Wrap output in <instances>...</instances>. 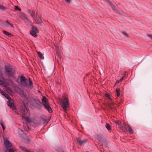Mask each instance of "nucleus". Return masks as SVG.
Wrapping results in <instances>:
<instances>
[{
  "mask_svg": "<svg viewBox=\"0 0 152 152\" xmlns=\"http://www.w3.org/2000/svg\"><path fill=\"white\" fill-rule=\"evenodd\" d=\"M21 18L26 22L28 23L29 22V20L28 17L24 14H23L22 15Z\"/></svg>",
  "mask_w": 152,
  "mask_h": 152,
  "instance_id": "11",
  "label": "nucleus"
},
{
  "mask_svg": "<svg viewBox=\"0 0 152 152\" xmlns=\"http://www.w3.org/2000/svg\"><path fill=\"white\" fill-rule=\"evenodd\" d=\"M24 129L26 131H28L29 129L30 128L28 126H24Z\"/></svg>",
  "mask_w": 152,
  "mask_h": 152,
  "instance_id": "31",
  "label": "nucleus"
},
{
  "mask_svg": "<svg viewBox=\"0 0 152 152\" xmlns=\"http://www.w3.org/2000/svg\"><path fill=\"white\" fill-rule=\"evenodd\" d=\"M12 101H7V104L10 108L12 109H14L15 108V106L13 103Z\"/></svg>",
  "mask_w": 152,
  "mask_h": 152,
  "instance_id": "7",
  "label": "nucleus"
},
{
  "mask_svg": "<svg viewBox=\"0 0 152 152\" xmlns=\"http://www.w3.org/2000/svg\"><path fill=\"white\" fill-rule=\"evenodd\" d=\"M5 71L8 77H14L15 74V71L13 69L12 66L10 65L6 66Z\"/></svg>",
  "mask_w": 152,
  "mask_h": 152,
  "instance_id": "3",
  "label": "nucleus"
},
{
  "mask_svg": "<svg viewBox=\"0 0 152 152\" xmlns=\"http://www.w3.org/2000/svg\"><path fill=\"white\" fill-rule=\"evenodd\" d=\"M37 53L39 57V58L41 59H43L44 58V57L43 56L42 54L40 52H37Z\"/></svg>",
  "mask_w": 152,
  "mask_h": 152,
  "instance_id": "19",
  "label": "nucleus"
},
{
  "mask_svg": "<svg viewBox=\"0 0 152 152\" xmlns=\"http://www.w3.org/2000/svg\"><path fill=\"white\" fill-rule=\"evenodd\" d=\"M1 92V93L3 95H4V96L6 94V93L4 91H0Z\"/></svg>",
  "mask_w": 152,
  "mask_h": 152,
  "instance_id": "36",
  "label": "nucleus"
},
{
  "mask_svg": "<svg viewBox=\"0 0 152 152\" xmlns=\"http://www.w3.org/2000/svg\"><path fill=\"white\" fill-rule=\"evenodd\" d=\"M32 31H35V32L36 33H38L39 32V31L38 28H37L36 27L33 26L31 27V30Z\"/></svg>",
  "mask_w": 152,
  "mask_h": 152,
  "instance_id": "17",
  "label": "nucleus"
},
{
  "mask_svg": "<svg viewBox=\"0 0 152 152\" xmlns=\"http://www.w3.org/2000/svg\"><path fill=\"white\" fill-rule=\"evenodd\" d=\"M2 128H3V130H4V129H5V128H4V126H2Z\"/></svg>",
  "mask_w": 152,
  "mask_h": 152,
  "instance_id": "49",
  "label": "nucleus"
},
{
  "mask_svg": "<svg viewBox=\"0 0 152 152\" xmlns=\"http://www.w3.org/2000/svg\"><path fill=\"white\" fill-rule=\"evenodd\" d=\"M106 1L109 4L111 7L114 10L115 12H118V10L116 9L115 7L112 4V3L110 1H109L108 0H106Z\"/></svg>",
  "mask_w": 152,
  "mask_h": 152,
  "instance_id": "13",
  "label": "nucleus"
},
{
  "mask_svg": "<svg viewBox=\"0 0 152 152\" xmlns=\"http://www.w3.org/2000/svg\"><path fill=\"white\" fill-rule=\"evenodd\" d=\"M115 123L116 125L118 126V128L120 129L121 128L123 124L121 122L118 121H115Z\"/></svg>",
  "mask_w": 152,
  "mask_h": 152,
  "instance_id": "16",
  "label": "nucleus"
},
{
  "mask_svg": "<svg viewBox=\"0 0 152 152\" xmlns=\"http://www.w3.org/2000/svg\"><path fill=\"white\" fill-rule=\"evenodd\" d=\"M105 127L109 131L110 130V126L109 124L106 123L105 125Z\"/></svg>",
  "mask_w": 152,
  "mask_h": 152,
  "instance_id": "27",
  "label": "nucleus"
},
{
  "mask_svg": "<svg viewBox=\"0 0 152 152\" xmlns=\"http://www.w3.org/2000/svg\"><path fill=\"white\" fill-rule=\"evenodd\" d=\"M42 119L44 123L47 122V120L45 116H43L42 118Z\"/></svg>",
  "mask_w": 152,
  "mask_h": 152,
  "instance_id": "33",
  "label": "nucleus"
},
{
  "mask_svg": "<svg viewBox=\"0 0 152 152\" xmlns=\"http://www.w3.org/2000/svg\"><path fill=\"white\" fill-rule=\"evenodd\" d=\"M65 1L68 3H69L70 2L71 0H65Z\"/></svg>",
  "mask_w": 152,
  "mask_h": 152,
  "instance_id": "41",
  "label": "nucleus"
},
{
  "mask_svg": "<svg viewBox=\"0 0 152 152\" xmlns=\"http://www.w3.org/2000/svg\"><path fill=\"white\" fill-rule=\"evenodd\" d=\"M28 13L30 14L31 16H32L33 19H34V17L35 16V12L34 11H31L30 10H28Z\"/></svg>",
  "mask_w": 152,
  "mask_h": 152,
  "instance_id": "14",
  "label": "nucleus"
},
{
  "mask_svg": "<svg viewBox=\"0 0 152 152\" xmlns=\"http://www.w3.org/2000/svg\"><path fill=\"white\" fill-rule=\"evenodd\" d=\"M127 126V130L128 131L129 133H133V131L132 129V128L128 125V126Z\"/></svg>",
  "mask_w": 152,
  "mask_h": 152,
  "instance_id": "24",
  "label": "nucleus"
},
{
  "mask_svg": "<svg viewBox=\"0 0 152 152\" xmlns=\"http://www.w3.org/2000/svg\"><path fill=\"white\" fill-rule=\"evenodd\" d=\"M6 98L8 99H10V97H9V95L6 94L5 96H4Z\"/></svg>",
  "mask_w": 152,
  "mask_h": 152,
  "instance_id": "37",
  "label": "nucleus"
},
{
  "mask_svg": "<svg viewBox=\"0 0 152 152\" xmlns=\"http://www.w3.org/2000/svg\"><path fill=\"white\" fill-rule=\"evenodd\" d=\"M26 121L27 122H29L30 121V120L28 117H26L25 118Z\"/></svg>",
  "mask_w": 152,
  "mask_h": 152,
  "instance_id": "34",
  "label": "nucleus"
},
{
  "mask_svg": "<svg viewBox=\"0 0 152 152\" xmlns=\"http://www.w3.org/2000/svg\"><path fill=\"white\" fill-rule=\"evenodd\" d=\"M9 152H14V151L13 149L12 148H10L9 150Z\"/></svg>",
  "mask_w": 152,
  "mask_h": 152,
  "instance_id": "40",
  "label": "nucleus"
},
{
  "mask_svg": "<svg viewBox=\"0 0 152 152\" xmlns=\"http://www.w3.org/2000/svg\"><path fill=\"white\" fill-rule=\"evenodd\" d=\"M2 74V71L1 69H0V76H1Z\"/></svg>",
  "mask_w": 152,
  "mask_h": 152,
  "instance_id": "42",
  "label": "nucleus"
},
{
  "mask_svg": "<svg viewBox=\"0 0 152 152\" xmlns=\"http://www.w3.org/2000/svg\"><path fill=\"white\" fill-rule=\"evenodd\" d=\"M6 22L8 24H10V23L8 20H7L6 21Z\"/></svg>",
  "mask_w": 152,
  "mask_h": 152,
  "instance_id": "45",
  "label": "nucleus"
},
{
  "mask_svg": "<svg viewBox=\"0 0 152 152\" xmlns=\"http://www.w3.org/2000/svg\"><path fill=\"white\" fill-rule=\"evenodd\" d=\"M4 144L6 148H9L11 146V144L7 140H4Z\"/></svg>",
  "mask_w": 152,
  "mask_h": 152,
  "instance_id": "10",
  "label": "nucleus"
},
{
  "mask_svg": "<svg viewBox=\"0 0 152 152\" xmlns=\"http://www.w3.org/2000/svg\"><path fill=\"white\" fill-rule=\"evenodd\" d=\"M4 82V78L0 76V84L2 85L3 84Z\"/></svg>",
  "mask_w": 152,
  "mask_h": 152,
  "instance_id": "25",
  "label": "nucleus"
},
{
  "mask_svg": "<svg viewBox=\"0 0 152 152\" xmlns=\"http://www.w3.org/2000/svg\"><path fill=\"white\" fill-rule=\"evenodd\" d=\"M9 25H10L11 27H13V25L12 24L10 23Z\"/></svg>",
  "mask_w": 152,
  "mask_h": 152,
  "instance_id": "47",
  "label": "nucleus"
},
{
  "mask_svg": "<svg viewBox=\"0 0 152 152\" xmlns=\"http://www.w3.org/2000/svg\"><path fill=\"white\" fill-rule=\"evenodd\" d=\"M122 33L123 34H124V35H125V36H126L127 37H128V34L125 32H122Z\"/></svg>",
  "mask_w": 152,
  "mask_h": 152,
  "instance_id": "35",
  "label": "nucleus"
},
{
  "mask_svg": "<svg viewBox=\"0 0 152 152\" xmlns=\"http://www.w3.org/2000/svg\"><path fill=\"white\" fill-rule=\"evenodd\" d=\"M128 125L126 123H124L122 124V125L120 128V129L123 130L124 131L127 130V126Z\"/></svg>",
  "mask_w": 152,
  "mask_h": 152,
  "instance_id": "12",
  "label": "nucleus"
},
{
  "mask_svg": "<svg viewBox=\"0 0 152 152\" xmlns=\"http://www.w3.org/2000/svg\"><path fill=\"white\" fill-rule=\"evenodd\" d=\"M35 17V18H34L33 19L34 20L35 23L39 24L41 26L43 25V23L39 16L37 15V14H36Z\"/></svg>",
  "mask_w": 152,
  "mask_h": 152,
  "instance_id": "5",
  "label": "nucleus"
},
{
  "mask_svg": "<svg viewBox=\"0 0 152 152\" xmlns=\"http://www.w3.org/2000/svg\"><path fill=\"white\" fill-rule=\"evenodd\" d=\"M61 152H63V151H61Z\"/></svg>",
  "mask_w": 152,
  "mask_h": 152,
  "instance_id": "51",
  "label": "nucleus"
},
{
  "mask_svg": "<svg viewBox=\"0 0 152 152\" xmlns=\"http://www.w3.org/2000/svg\"><path fill=\"white\" fill-rule=\"evenodd\" d=\"M0 124L1 125V126H4L3 124V122H0Z\"/></svg>",
  "mask_w": 152,
  "mask_h": 152,
  "instance_id": "46",
  "label": "nucleus"
},
{
  "mask_svg": "<svg viewBox=\"0 0 152 152\" xmlns=\"http://www.w3.org/2000/svg\"><path fill=\"white\" fill-rule=\"evenodd\" d=\"M108 99H109L110 101H112V99H111L110 97V98H108Z\"/></svg>",
  "mask_w": 152,
  "mask_h": 152,
  "instance_id": "50",
  "label": "nucleus"
},
{
  "mask_svg": "<svg viewBox=\"0 0 152 152\" xmlns=\"http://www.w3.org/2000/svg\"><path fill=\"white\" fill-rule=\"evenodd\" d=\"M6 7L3 6V5L0 4V10H3L6 9Z\"/></svg>",
  "mask_w": 152,
  "mask_h": 152,
  "instance_id": "29",
  "label": "nucleus"
},
{
  "mask_svg": "<svg viewBox=\"0 0 152 152\" xmlns=\"http://www.w3.org/2000/svg\"><path fill=\"white\" fill-rule=\"evenodd\" d=\"M20 109L21 112L24 115H25L27 112V109L26 107V105L24 103L20 107Z\"/></svg>",
  "mask_w": 152,
  "mask_h": 152,
  "instance_id": "6",
  "label": "nucleus"
},
{
  "mask_svg": "<svg viewBox=\"0 0 152 152\" xmlns=\"http://www.w3.org/2000/svg\"><path fill=\"white\" fill-rule=\"evenodd\" d=\"M61 104L63 109L66 110V108L68 107L69 105L68 99L66 98H65L63 101L61 103Z\"/></svg>",
  "mask_w": 152,
  "mask_h": 152,
  "instance_id": "4",
  "label": "nucleus"
},
{
  "mask_svg": "<svg viewBox=\"0 0 152 152\" xmlns=\"http://www.w3.org/2000/svg\"><path fill=\"white\" fill-rule=\"evenodd\" d=\"M55 47L56 48H58V46H57V45L56 44V45H55Z\"/></svg>",
  "mask_w": 152,
  "mask_h": 152,
  "instance_id": "48",
  "label": "nucleus"
},
{
  "mask_svg": "<svg viewBox=\"0 0 152 152\" xmlns=\"http://www.w3.org/2000/svg\"><path fill=\"white\" fill-rule=\"evenodd\" d=\"M20 81L21 84L25 87L32 88L33 86V83L30 78H29V84L27 83V79L24 76H22L20 77Z\"/></svg>",
  "mask_w": 152,
  "mask_h": 152,
  "instance_id": "2",
  "label": "nucleus"
},
{
  "mask_svg": "<svg viewBox=\"0 0 152 152\" xmlns=\"http://www.w3.org/2000/svg\"><path fill=\"white\" fill-rule=\"evenodd\" d=\"M116 92H117V96L118 97L120 95V89L118 88L116 89Z\"/></svg>",
  "mask_w": 152,
  "mask_h": 152,
  "instance_id": "28",
  "label": "nucleus"
},
{
  "mask_svg": "<svg viewBox=\"0 0 152 152\" xmlns=\"http://www.w3.org/2000/svg\"><path fill=\"white\" fill-rule=\"evenodd\" d=\"M147 36L151 39H152V34H148Z\"/></svg>",
  "mask_w": 152,
  "mask_h": 152,
  "instance_id": "39",
  "label": "nucleus"
},
{
  "mask_svg": "<svg viewBox=\"0 0 152 152\" xmlns=\"http://www.w3.org/2000/svg\"><path fill=\"white\" fill-rule=\"evenodd\" d=\"M103 145H104L105 147H107V140L106 139H104L103 140V142H101Z\"/></svg>",
  "mask_w": 152,
  "mask_h": 152,
  "instance_id": "23",
  "label": "nucleus"
},
{
  "mask_svg": "<svg viewBox=\"0 0 152 152\" xmlns=\"http://www.w3.org/2000/svg\"><path fill=\"white\" fill-rule=\"evenodd\" d=\"M36 33L35 31H34L32 30L30 31V34L34 37H36L37 36Z\"/></svg>",
  "mask_w": 152,
  "mask_h": 152,
  "instance_id": "21",
  "label": "nucleus"
},
{
  "mask_svg": "<svg viewBox=\"0 0 152 152\" xmlns=\"http://www.w3.org/2000/svg\"><path fill=\"white\" fill-rule=\"evenodd\" d=\"M25 141L27 143H29L31 142V140L28 137H26L25 139Z\"/></svg>",
  "mask_w": 152,
  "mask_h": 152,
  "instance_id": "30",
  "label": "nucleus"
},
{
  "mask_svg": "<svg viewBox=\"0 0 152 152\" xmlns=\"http://www.w3.org/2000/svg\"><path fill=\"white\" fill-rule=\"evenodd\" d=\"M121 82L120 80H118L116 81V83H118Z\"/></svg>",
  "mask_w": 152,
  "mask_h": 152,
  "instance_id": "43",
  "label": "nucleus"
},
{
  "mask_svg": "<svg viewBox=\"0 0 152 152\" xmlns=\"http://www.w3.org/2000/svg\"><path fill=\"white\" fill-rule=\"evenodd\" d=\"M108 105L109 107L110 108L112 109L113 108L112 106H114V103L113 102H111L110 103H109Z\"/></svg>",
  "mask_w": 152,
  "mask_h": 152,
  "instance_id": "26",
  "label": "nucleus"
},
{
  "mask_svg": "<svg viewBox=\"0 0 152 152\" xmlns=\"http://www.w3.org/2000/svg\"><path fill=\"white\" fill-rule=\"evenodd\" d=\"M35 103L40 107H41L42 105L44 107V108L46 109L50 113L52 112V110L51 107L49 105V103L46 98L45 96L42 97V104L38 99L35 100Z\"/></svg>",
  "mask_w": 152,
  "mask_h": 152,
  "instance_id": "1",
  "label": "nucleus"
},
{
  "mask_svg": "<svg viewBox=\"0 0 152 152\" xmlns=\"http://www.w3.org/2000/svg\"><path fill=\"white\" fill-rule=\"evenodd\" d=\"M20 148L24 151L25 152H30L26 148L23 146H20Z\"/></svg>",
  "mask_w": 152,
  "mask_h": 152,
  "instance_id": "20",
  "label": "nucleus"
},
{
  "mask_svg": "<svg viewBox=\"0 0 152 152\" xmlns=\"http://www.w3.org/2000/svg\"><path fill=\"white\" fill-rule=\"evenodd\" d=\"M76 140L77 142L80 145H83L87 142V140L86 139L81 140L78 138H77Z\"/></svg>",
  "mask_w": 152,
  "mask_h": 152,
  "instance_id": "8",
  "label": "nucleus"
},
{
  "mask_svg": "<svg viewBox=\"0 0 152 152\" xmlns=\"http://www.w3.org/2000/svg\"><path fill=\"white\" fill-rule=\"evenodd\" d=\"M14 7L15 10H18L19 11H21V9L20 8H19L18 6H15Z\"/></svg>",
  "mask_w": 152,
  "mask_h": 152,
  "instance_id": "32",
  "label": "nucleus"
},
{
  "mask_svg": "<svg viewBox=\"0 0 152 152\" xmlns=\"http://www.w3.org/2000/svg\"><path fill=\"white\" fill-rule=\"evenodd\" d=\"M105 95L106 97L108 99L110 98V96L109 95L108 93H106Z\"/></svg>",
  "mask_w": 152,
  "mask_h": 152,
  "instance_id": "38",
  "label": "nucleus"
},
{
  "mask_svg": "<svg viewBox=\"0 0 152 152\" xmlns=\"http://www.w3.org/2000/svg\"><path fill=\"white\" fill-rule=\"evenodd\" d=\"M18 131L19 134H20L19 137L22 138L23 137H24V134L23 133V130L20 129H19Z\"/></svg>",
  "mask_w": 152,
  "mask_h": 152,
  "instance_id": "15",
  "label": "nucleus"
},
{
  "mask_svg": "<svg viewBox=\"0 0 152 152\" xmlns=\"http://www.w3.org/2000/svg\"><path fill=\"white\" fill-rule=\"evenodd\" d=\"M1 91V89H0V91Z\"/></svg>",
  "mask_w": 152,
  "mask_h": 152,
  "instance_id": "52",
  "label": "nucleus"
},
{
  "mask_svg": "<svg viewBox=\"0 0 152 152\" xmlns=\"http://www.w3.org/2000/svg\"><path fill=\"white\" fill-rule=\"evenodd\" d=\"M124 76L120 80H119L120 81H121L122 80H123L124 79Z\"/></svg>",
  "mask_w": 152,
  "mask_h": 152,
  "instance_id": "44",
  "label": "nucleus"
},
{
  "mask_svg": "<svg viewBox=\"0 0 152 152\" xmlns=\"http://www.w3.org/2000/svg\"><path fill=\"white\" fill-rule=\"evenodd\" d=\"M2 32L3 34L6 35L8 36L9 37H11L12 36V34L4 30Z\"/></svg>",
  "mask_w": 152,
  "mask_h": 152,
  "instance_id": "18",
  "label": "nucleus"
},
{
  "mask_svg": "<svg viewBox=\"0 0 152 152\" xmlns=\"http://www.w3.org/2000/svg\"><path fill=\"white\" fill-rule=\"evenodd\" d=\"M56 56H57L58 57V58H57V60L58 61L59 59H61V57L60 55L59 52L58 51V50H57L56 51Z\"/></svg>",
  "mask_w": 152,
  "mask_h": 152,
  "instance_id": "22",
  "label": "nucleus"
},
{
  "mask_svg": "<svg viewBox=\"0 0 152 152\" xmlns=\"http://www.w3.org/2000/svg\"><path fill=\"white\" fill-rule=\"evenodd\" d=\"M96 138L98 140L101 142H103V140H104L105 139H104L102 135L101 134H99L97 135Z\"/></svg>",
  "mask_w": 152,
  "mask_h": 152,
  "instance_id": "9",
  "label": "nucleus"
}]
</instances>
